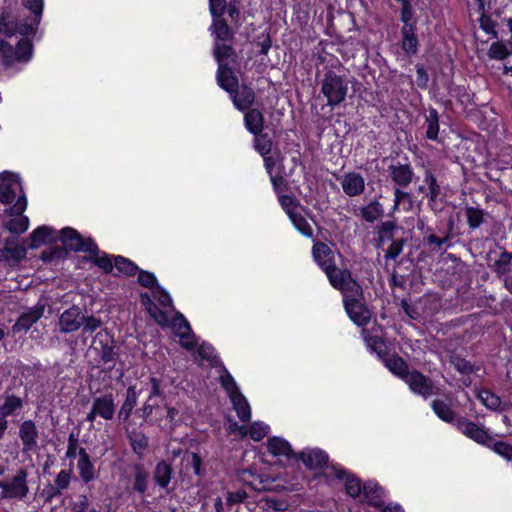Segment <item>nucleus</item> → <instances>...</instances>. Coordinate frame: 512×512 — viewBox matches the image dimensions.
<instances>
[{
  "mask_svg": "<svg viewBox=\"0 0 512 512\" xmlns=\"http://www.w3.org/2000/svg\"><path fill=\"white\" fill-rule=\"evenodd\" d=\"M233 54V49L231 46L226 44H215L214 47V55L218 62V66L220 64H224L223 61L229 58Z\"/></svg>",
  "mask_w": 512,
  "mask_h": 512,
  "instance_id": "obj_57",
  "label": "nucleus"
},
{
  "mask_svg": "<svg viewBox=\"0 0 512 512\" xmlns=\"http://www.w3.org/2000/svg\"><path fill=\"white\" fill-rule=\"evenodd\" d=\"M269 429V426L264 422L256 421L247 428V435H249L254 441H260L268 434Z\"/></svg>",
  "mask_w": 512,
  "mask_h": 512,
  "instance_id": "obj_47",
  "label": "nucleus"
},
{
  "mask_svg": "<svg viewBox=\"0 0 512 512\" xmlns=\"http://www.w3.org/2000/svg\"><path fill=\"white\" fill-rule=\"evenodd\" d=\"M279 202L289 218L298 212V204L293 197L288 195H280Z\"/></svg>",
  "mask_w": 512,
  "mask_h": 512,
  "instance_id": "obj_55",
  "label": "nucleus"
},
{
  "mask_svg": "<svg viewBox=\"0 0 512 512\" xmlns=\"http://www.w3.org/2000/svg\"><path fill=\"white\" fill-rule=\"evenodd\" d=\"M18 215V217L6 223V228L13 233L21 234L28 229L29 219L26 216H21V214Z\"/></svg>",
  "mask_w": 512,
  "mask_h": 512,
  "instance_id": "obj_48",
  "label": "nucleus"
},
{
  "mask_svg": "<svg viewBox=\"0 0 512 512\" xmlns=\"http://www.w3.org/2000/svg\"><path fill=\"white\" fill-rule=\"evenodd\" d=\"M226 7V0H209V10L212 17H222Z\"/></svg>",
  "mask_w": 512,
  "mask_h": 512,
  "instance_id": "obj_61",
  "label": "nucleus"
},
{
  "mask_svg": "<svg viewBox=\"0 0 512 512\" xmlns=\"http://www.w3.org/2000/svg\"><path fill=\"white\" fill-rule=\"evenodd\" d=\"M94 411L98 413L99 417L105 420H111L115 414V402L112 394H106L96 397L92 403Z\"/></svg>",
  "mask_w": 512,
  "mask_h": 512,
  "instance_id": "obj_19",
  "label": "nucleus"
},
{
  "mask_svg": "<svg viewBox=\"0 0 512 512\" xmlns=\"http://www.w3.org/2000/svg\"><path fill=\"white\" fill-rule=\"evenodd\" d=\"M330 281V284L335 288V289H338L340 288V286H342V284L344 283V281L346 280L344 277V273H350L348 270L344 269V270H341V269H338L336 268L335 266H332L330 268H328L327 270L324 271Z\"/></svg>",
  "mask_w": 512,
  "mask_h": 512,
  "instance_id": "obj_46",
  "label": "nucleus"
},
{
  "mask_svg": "<svg viewBox=\"0 0 512 512\" xmlns=\"http://www.w3.org/2000/svg\"><path fill=\"white\" fill-rule=\"evenodd\" d=\"M129 439L133 451L142 455L148 446V438L142 432L133 431L129 433Z\"/></svg>",
  "mask_w": 512,
  "mask_h": 512,
  "instance_id": "obj_44",
  "label": "nucleus"
},
{
  "mask_svg": "<svg viewBox=\"0 0 512 512\" xmlns=\"http://www.w3.org/2000/svg\"><path fill=\"white\" fill-rule=\"evenodd\" d=\"M254 147L263 157L268 155L272 149V141L266 134L255 135Z\"/></svg>",
  "mask_w": 512,
  "mask_h": 512,
  "instance_id": "obj_49",
  "label": "nucleus"
},
{
  "mask_svg": "<svg viewBox=\"0 0 512 512\" xmlns=\"http://www.w3.org/2000/svg\"><path fill=\"white\" fill-rule=\"evenodd\" d=\"M427 130L426 136L431 140H436L439 132L438 113L435 109L429 111L426 118Z\"/></svg>",
  "mask_w": 512,
  "mask_h": 512,
  "instance_id": "obj_45",
  "label": "nucleus"
},
{
  "mask_svg": "<svg viewBox=\"0 0 512 512\" xmlns=\"http://www.w3.org/2000/svg\"><path fill=\"white\" fill-rule=\"evenodd\" d=\"M344 306L350 319L358 326H364L369 322L371 317L370 312L360 300L355 298L352 300H346L344 302Z\"/></svg>",
  "mask_w": 512,
  "mask_h": 512,
  "instance_id": "obj_14",
  "label": "nucleus"
},
{
  "mask_svg": "<svg viewBox=\"0 0 512 512\" xmlns=\"http://www.w3.org/2000/svg\"><path fill=\"white\" fill-rule=\"evenodd\" d=\"M230 401L238 418L243 422L249 421L251 418V408L244 395L242 393L234 395L230 398Z\"/></svg>",
  "mask_w": 512,
  "mask_h": 512,
  "instance_id": "obj_30",
  "label": "nucleus"
},
{
  "mask_svg": "<svg viewBox=\"0 0 512 512\" xmlns=\"http://www.w3.org/2000/svg\"><path fill=\"white\" fill-rule=\"evenodd\" d=\"M344 277H346V280L339 288L343 294V301L352 300L353 298L361 300L362 288L359 283L352 278L351 273H344Z\"/></svg>",
  "mask_w": 512,
  "mask_h": 512,
  "instance_id": "obj_25",
  "label": "nucleus"
},
{
  "mask_svg": "<svg viewBox=\"0 0 512 512\" xmlns=\"http://www.w3.org/2000/svg\"><path fill=\"white\" fill-rule=\"evenodd\" d=\"M62 244L66 249L75 252H87L96 254L98 252L97 245L91 238H83L75 229L66 227L60 231Z\"/></svg>",
  "mask_w": 512,
  "mask_h": 512,
  "instance_id": "obj_3",
  "label": "nucleus"
},
{
  "mask_svg": "<svg viewBox=\"0 0 512 512\" xmlns=\"http://www.w3.org/2000/svg\"><path fill=\"white\" fill-rule=\"evenodd\" d=\"M386 367L395 375L406 379V375L409 373L407 370V364L405 361L398 356H391L385 361Z\"/></svg>",
  "mask_w": 512,
  "mask_h": 512,
  "instance_id": "obj_39",
  "label": "nucleus"
},
{
  "mask_svg": "<svg viewBox=\"0 0 512 512\" xmlns=\"http://www.w3.org/2000/svg\"><path fill=\"white\" fill-rule=\"evenodd\" d=\"M268 452L275 457H286L292 456V448L288 441L281 437H272L267 441Z\"/></svg>",
  "mask_w": 512,
  "mask_h": 512,
  "instance_id": "obj_26",
  "label": "nucleus"
},
{
  "mask_svg": "<svg viewBox=\"0 0 512 512\" xmlns=\"http://www.w3.org/2000/svg\"><path fill=\"white\" fill-rule=\"evenodd\" d=\"M173 332L180 339V344L187 350H192L196 346L195 335L191 331V327L182 314L176 313L169 325Z\"/></svg>",
  "mask_w": 512,
  "mask_h": 512,
  "instance_id": "obj_9",
  "label": "nucleus"
},
{
  "mask_svg": "<svg viewBox=\"0 0 512 512\" xmlns=\"http://www.w3.org/2000/svg\"><path fill=\"white\" fill-rule=\"evenodd\" d=\"M482 404L488 409L502 411L506 407V403H502L500 397L489 390H482L478 394Z\"/></svg>",
  "mask_w": 512,
  "mask_h": 512,
  "instance_id": "obj_35",
  "label": "nucleus"
},
{
  "mask_svg": "<svg viewBox=\"0 0 512 512\" xmlns=\"http://www.w3.org/2000/svg\"><path fill=\"white\" fill-rule=\"evenodd\" d=\"M78 454L79 460L77 462V469L79 471L80 478L84 483H89L96 477L94 465L84 448H80Z\"/></svg>",
  "mask_w": 512,
  "mask_h": 512,
  "instance_id": "obj_20",
  "label": "nucleus"
},
{
  "mask_svg": "<svg viewBox=\"0 0 512 512\" xmlns=\"http://www.w3.org/2000/svg\"><path fill=\"white\" fill-rule=\"evenodd\" d=\"M14 205L10 208L11 214H22L27 207L26 196L19 176L4 172L0 175V202Z\"/></svg>",
  "mask_w": 512,
  "mask_h": 512,
  "instance_id": "obj_1",
  "label": "nucleus"
},
{
  "mask_svg": "<svg viewBox=\"0 0 512 512\" xmlns=\"http://www.w3.org/2000/svg\"><path fill=\"white\" fill-rule=\"evenodd\" d=\"M0 50L3 52L6 65H12L16 62H28L32 57V44L30 40L22 38L14 49L11 45L1 42Z\"/></svg>",
  "mask_w": 512,
  "mask_h": 512,
  "instance_id": "obj_7",
  "label": "nucleus"
},
{
  "mask_svg": "<svg viewBox=\"0 0 512 512\" xmlns=\"http://www.w3.org/2000/svg\"><path fill=\"white\" fill-rule=\"evenodd\" d=\"M217 82L219 86L229 94H233L234 90L239 86L237 77L234 75L231 68L227 67L225 64H220L218 67Z\"/></svg>",
  "mask_w": 512,
  "mask_h": 512,
  "instance_id": "obj_22",
  "label": "nucleus"
},
{
  "mask_svg": "<svg viewBox=\"0 0 512 512\" xmlns=\"http://www.w3.org/2000/svg\"><path fill=\"white\" fill-rule=\"evenodd\" d=\"M138 394L135 386H129L126 391V398L119 410L118 418L127 421L137 404Z\"/></svg>",
  "mask_w": 512,
  "mask_h": 512,
  "instance_id": "obj_29",
  "label": "nucleus"
},
{
  "mask_svg": "<svg viewBox=\"0 0 512 512\" xmlns=\"http://www.w3.org/2000/svg\"><path fill=\"white\" fill-rule=\"evenodd\" d=\"M418 40L414 34L413 25H404L402 28V48L408 54H415Z\"/></svg>",
  "mask_w": 512,
  "mask_h": 512,
  "instance_id": "obj_33",
  "label": "nucleus"
},
{
  "mask_svg": "<svg viewBox=\"0 0 512 512\" xmlns=\"http://www.w3.org/2000/svg\"><path fill=\"white\" fill-rule=\"evenodd\" d=\"M348 91V83L344 76L337 75L334 71L325 73L322 80L321 92L327 98L330 106H336L343 102Z\"/></svg>",
  "mask_w": 512,
  "mask_h": 512,
  "instance_id": "obj_2",
  "label": "nucleus"
},
{
  "mask_svg": "<svg viewBox=\"0 0 512 512\" xmlns=\"http://www.w3.org/2000/svg\"><path fill=\"white\" fill-rule=\"evenodd\" d=\"M197 354L202 360L209 361L213 364L216 363V361H215L216 356L214 353V348L207 343H203L199 346V348L197 350Z\"/></svg>",
  "mask_w": 512,
  "mask_h": 512,
  "instance_id": "obj_60",
  "label": "nucleus"
},
{
  "mask_svg": "<svg viewBox=\"0 0 512 512\" xmlns=\"http://www.w3.org/2000/svg\"><path fill=\"white\" fill-rule=\"evenodd\" d=\"M219 381L221 386L224 388L227 395L229 396V398L241 393L238 389L235 380L226 369L222 370L221 375L219 376Z\"/></svg>",
  "mask_w": 512,
  "mask_h": 512,
  "instance_id": "obj_43",
  "label": "nucleus"
},
{
  "mask_svg": "<svg viewBox=\"0 0 512 512\" xmlns=\"http://www.w3.org/2000/svg\"><path fill=\"white\" fill-rule=\"evenodd\" d=\"M212 34L222 41H228L233 38V32L222 17H213L211 25Z\"/></svg>",
  "mask_w": 512,
  "mask_h": 512,
  "instance_id": "obj_32",
  "label": "nucleus"
},
{
  "mask_svg": "<svg viewBox=\"0 0 512 512\" xmlns=\"http://www.w3.org/2000/svg\"><path fill=\"white\" fill-rule=\"evenodd\" d=\"M406 209H410L412 206V199L409 193L404 192L398 188L394 190V207L393 210H397L401 205H406Z\"/></svg>",
  "mask_w": 512,
  "mask_h": 512,
  "instance_id": "obj_56",
  "label": "nucleus"
},
{
  "mask_svg": "<svg viewBox=\"0 0 512 512\" xmlns=\"http://www.w3.org/2000/svg\"><path fill=\"white\" fill-rule=\"evenodd\" d=\"M363 485L360 480L354 476H346L345 478V489L349 496L356 498L361 496Z\"/></svg>",
  "mask_w": 512,
  "mask_h": 512,
  "instance_id": "obj_52",
  "label": "nucleus"
},
{
  "mask_svg": "<svg viewBox=\"0 0 512 512\" xmlns=\"http://www.w3.org/2000/svg\"><path fill=\"white\" fill-rule=\"evenodd\" d=\"M23 403L21 398L14 395L7 396L4 403L0 406V417L5 419L7 416L13 414L15 411L22 407Z\"/></svg>",
  "mask_w": 512,
  "mask_h": 512,
  "instance_id": "obj_41",
  "label": "nucleus"
},
{
  "mask_svg": "<svg viewBox=\"0 0 512 512\" xmlns=\"http://www.w3.org/2000/svg\"><path fill=\"white\" fill-rule=\"evenodd\" d=\"M466 216L471 228H477L483 221L482 211L473 207L467 208Z\"/></svg>",
  "mask_w": 512,
  "mask_h": 512,
  "instance_id": "obj_58",
  "label": "nucleus"
},
{
  "mask_svg": "<svg viewBox=\"0 0 512 512\" xmlns=\"http://www.w3.org/2000/svg\"><path fill=\"white\" fill-rule=\"evenodd\" d=\"M147 482L148 474L141 467H137L135 471L133 489L142 494L147 489Z\"/></svg>",
  "mask_w": 512,
  "mask_h": 512,
  "instance_id": "obj_53",
  "label": "nucleus"
},
{
  "mask_svg": "<svg viewBox=\"0 0 512 512\" xmlns=\"http://www.w3.org/2000/svg\"><path fill=\"white\" fill-rule=\"evenodd\" d=\"M27 476L28 473L24 469H19L15 476L11 479L10 482H1L0 481V489H1V498L3 499H14L24 498L29 491L27 485Z\"/></svg>",
  "mask_w": 512,
  "mask_h": 512,
  "instance_id": "obj_6",
  "label": "nucleus"
},
{
  "mask_svg": "<svg viewBox=\"0 0 512 512\" xmlns=\"http://www.w3.org/2000/svg\"><path fill=\"white\" fill-rule=\"evenodd\" d=\"M91 349L97 354L100 361L108 368H112L116 362L117 353L114 350L113 340L107 331H99L93 339Z\"/></svg>",
  "mask_w": 512,
  "mask_h": 512,
  "instance_id": "obj_4",
  "label": "nucleus"
},
{
  "mask_svg": "<svg viewBox=\"0 0 512 512\" xmlns=\"http://www.w3.org/2000/svg\"><path fill=\"white\" fill-rule=\"evenodd\" d=\"M512 55V47L503 41L493 42L488 49V56L495 60H504Z\"/></svg>",
  "mask_w": 512,
  "mask_h": 512,
  "instance_id": "obj_36",
  "label": "nucleus"
},
{
  "mask_svg": "<svg viewBox=\"0 0 512 512\" xmlns=\"http://www.w3.org/2000/svg\"><path fill=\"white\" fill-rule=\"evenodd\" d=\"M493 450L500 456L512 460V446L504 442H496L493 445Z\"/></svg>",
  "mask_w": 512,
  "mask_h": 512,
  "instance_id": "obj_63",
  "label": "nucleus"
},
{
  "mask_svg": "<svg viewBox=\"0 0 512 512\" xmlns=\"http://www.w3.org/2000/svg\"><path fill=\"white\" fill-rule=\"evenodd\" d=\"M81 318V312L78 307H72L64 311L59 318L60 331L63 333L76 331L82 324Z\"/></svg>",
  "mask_w": 512,
  "mask_h": 512,
  "instance_id": "obj_17",
  "label": "nucleus"
},
{
  "mask_svg": "<svg viewBox=\"0 0 512 512\" xmlns=\"http://www.w3.org/2000/svg\"><path fill=\"white\" fill-rule=\"evenodd\" d=\"M245 127L253 135H258L264 128V116L259 109H248L244 115Z\"/></svg>",
  "mask_w": 512,
  "mask_h": 512,
  "instance_id": "obj_24",
  "label": "nucleus"
},
{
  "mask_svg": "<svg viewBox=\"0 0 512 512\" xmlns=\"http://www.w3.org/2000/svg\"><path fill=\"white\" fill-rule=\"evenodd\" d=\"M406 383L410 389L423 397H428L435 394V387L431 380L417 371H411L406 375Z\"/></svg>",
  "mask_w": 512,
  "mask_h": 512,
  "instance_id": "obj_12",
  "label": "nucleus"
},
{
  "mask_svg": "<svg viewBox=\"0 0 512 512\" xmlns=\"http://www.w3.org/2000/svg\"><path fill=\"white\" fill-rule=\"evenodd\" d=\"M455 425L457 429L468 438L474 440L479 444L490 445L491 438L487 431L479 427L474 422L460 417L456 419Z\"/></svg>",
  "mask_w": 512,
  "mask_h": 512,
  "instance_id": "obj_10",
  "label": "nucleus"
},
{
  "mask_svg": "<svg viewBox=\"0 0 512 512\" xmlns=\"http://www.w3.org/2000/svg\"><path fill=\"white\" fill-rule=\"evenodd\" d=\"M138 282L142 286L152 289V291L159 286L155 275L145 270H138Z\"/></svg>",
  "mask_w": 512,
  "mask_h": 512,
  "instance_id": "obj_54",
  "label": "nucleus"
},
{
  "mask_svg": "<svg viewBox=\"0 0 512 512\" xmlns=\"http://www.w3.org/2000/svg\"><path fill=\"white\" fill-rule=\"evenodd\" d=\"M424 182L428 186V192L426 193V195L429 197V201L433 203L440 195L441 188L438 185L436 178L430 172L426 173Z\"/></svg>",
  "mask_w": 512,
  "mask_h": 512,
  "instance_id": "obj_51",
  "label": "nucleus"
},
{
  "mask_svg": "<svg viewBox=\"0 0 512 512\" xmlns=\"http://www.w3.org/2000/svg\"><path fill=\"white\" fill-rule=\"evenodd\" d=\"M27 254L23 245L18 244L14 239H7L3 248L0 249V260L9 266H16Z\"/></svg>",
  "mask_w": 512,
  "mask_h": 512,
  "instance_id": "obj_11",
  "label": "nucleus"
},
{
  "mask_svg": "<svg viewBox=\"0 0 512 512\" xmlns=\"http://www.w3.org/2000/svg\"><path fill=\"white\" fill-rule=\"evenodd\" d=\"M339 180L344 193L350 197L359 196L364 192L365 180L359 173H345Z\"/></svg>",
  "mask_w": 512,
  "mask_h": 512,
  "instance_id": "obj_13",
  "label": "nucleus"
},
{
  "mask_svg": "<svg viewBox=\"0 0 512 512\" xmlns=\"http://www.w3.org/2000/svg\"><path fill=\"white\" fill-rule=\"evenodd\" d=\"M230 96L235 108L240 111L250 109L255 102V92L246 85L238 86Z\"/></svg>",
  "mask_w": 512,
  "mask_h": 512,
  "instance_id": "obj_16",
  "label": "nucleus"
},
{
  "mask_svg": "<svg viewBox=\"0 0 512 512\" xmlns=\"http://www.w3.org/2000/svg\"><path fill=\"white\" fill-rule=\"evenodd\" d=\"M290 220L295 228L304 236L311 237L313 235V230L310 224L299 212L293 214V216L290 217Z\"/></svg>",
  "mask_w": 512,
  "mask_h": 512,
  "instance_id": "obj_50",
  "label": "nucleus"
},
{
  "mask_svg": "<svg viewBox=\"0 0 512 512\" xmlns=\"http://www.w3.org/2000/svg\"><path fill=\"white\" fill-rule=\"evenodd\" d=\"M114 267L124 276H134L139 270L138 266L134 262L123 256H116L114 258Z\"/></svg>",
  "mask_w": 512,
  "mask_h": 512,
  "instance_id": "obj_38",
  "label": "nucleus"
},
{
  "mask_svg": "<svg viewBox=\"0 0 512 512\" xmlns=\"http://www.w3.org/2000/svg\"><path fill=\"white\" fill-rule=\"evenodd\" d=\"M93 262L100 267L104 272L110 273L114 268V264L108 256L98 257L96 254H91Z\"/></svg>",
  "mask_w": 512,
  "mask_h": 512,
  "instance_id": "obj_62",
  "label": "nucleus"
},
{
  "mask_svg": "<svg viewBox=\"0 0 512 512\" xmlns=\"http://www.w3.org/2000/svg\"><path fill=\"white\" fill-rule=\"evenodd\" d=\"M361 495H363V499L368 503L378 506L379 498H380V488L377 484L368 482L363 485Z\"/></svg>",
  "mask_w": 512,
  "mask_h": 512,
  "instance_id": "obj_42",
  "label": "nucleus"
},
{
  "mask_svg": "<svg viewBox=\"0 0 512 512\" xmlns=\"http://www.w3.org/2000/svg\"><path fill=\"white\" fill-rule=\"evenodd\" d=\"M153 297L159 302L160 305H162L164 308H171L172 307V299L170 295L163 290L160 286H157L152 291Z\"/></svg>",
  "mask_w": 512,
  "mask_h": 512,
  "instance_id": "obj_59",
  "label": "nucleus"
},
{
  "mask_svg": "<svg viewBox=\"0 0 512 512\" xmlns=\"http://www.w3.org/2000/svg\"><path fill=\"white\" fill-rule=\"evenodd\" d=\"M141 298L143 304L146 306L148 313L159 325H169L170 319L166 311L158 308L157 305L150 299V297L147 294H142Z\"/></svg>",
  "mask_w": 512,
  "mask_h": 512,
  "instance_id": "obj_28",
  "label": "nucleus"
},
{
  "mask_svg": "<svg viewBox=\"0 0 512 512\" xmlns=\"http://www.w3.org/2000/svg\"><path fill=\"white\" fill-rule=\"evenodd\" d=\"M43 313L44 305L42 304H37L27 312L22 313L12 327L13 332L18 333L29 330L43 316Z\"/></svg>",
  "mask_w": 512,
  "mask_h": 512,
  "instance_id": "obj_15",
  "label": "nucleus"
},
{
  "mask_svg": "<svg viewBox=\"0 0 512 512\" xmlns=\"http://www.w3.org/2000/svg\"><path fill=\"white\" fill-rule=\"evenodd\" d=\"M150 383V395L141 408L142 418L147 422L159 424L163 419V414L161 413L160 406L156 400V397H160L162 395L160 381L152 377L150 379Z\"/></svg>",
  "mask_w": 512,
  "mask_h": 512,
  "instance_id": "obj_5",
  "label": "nucleus"
},
{
  "mask_svg": "<svg viewBox=\"0 0 512 512\" xmlns=\"http://www.w3.org/2000/svg\"><path fill=\"white\" fill-rule=\"evenodd\" d=\"M54 230L48 226H41L35 229L30 235V244L29 247L31 249H35L40 247L41 245L47 243L52 236Z\"/></svg>",
  "mask_w": 512,
  "mask_h": 512,
  "instance_id": "obj_34",
  "label": "nucleus"
},
{
  "mask_svg": "<svg viewBox=\"0 0 512 512\" xmlns=\"http://www.w3.org/2000/svg\"><path fill=\"white\" fill-rule=\"evenodd\" d=\"M432 408L435 414L444 422L453 423L456 421L455 413L451 406L442 400H434L432 402Z\"/></svg>",
  "mask_w": 512,
  "mask_h": 512,
  "instance_id": "obj_37",
  "label": "nucleus"
},
{
  "mask_svg": "<svg viewBox=\"0 0 512 512\" xmlns=\"http://www.w3.org/2000/svg\"><path fill=\"white\" fill-rule=\"evenodd\" d=\"M171 467L166 462H160L157 464L154 471V479L156 483L161 487H166L171 479Z\"/></svg>",
  "mask_w": 512,
  "mask_h": 512,
  "instance_id": "obj_40",
  "label": "nucleus"
},
{
  "mask_svg": "<svg viewBox=\"0 0 512 512\" xmlns=\"http://www.w3.org/2000/svg\"><path fill=\"white\" fill-rule=\"evenodd\" d=\"M384 213V209L381 203L378 201H371L364 207L359 209L358 216L363 218L366 222L373 223L380 218Z\"/></svg>",
  "mask_w": 512,
  "mask_h": 512,
  "instance_id": "obj_31",
  "label": "nucleus"
},
{
  "mask_svg": "<svg viewBox=\"0 0 512 512\" xmlns=\"http://www.w3.org/2000/svg\"><path fill=\"white\" fill-rule=\"evenodd\" d=\"M19 437L22 441L24 451H32L37 447L38 431L31 420L24 421L19 428Z\"/></svg>",
  "mask_w": 512,
  "mask_h": 512,
  "instance_id": "obj_18",
  "label": "nucleus"
},
{
  "mask_svg": "<svg viewBox=\"0 0 512 512\" xmlns=\"http://www.w3.org/2000/svg\"><path fill=\"white\" fill-rule=\"evenodd\" d=\"M299 459L308 468L315 469L326 464L328 455L320 449H306L299 454Z\"/></svg>",
  "mask_w": 512,
  "mask_h": 512,
  "instance_id": "obj_21",
  "label": "nucleus"
},
{
  "mask_svg": "<svg viewBox=\"0 0 512 512\" xmlns=\"http://www.w3.org/2000/svg\"><path fill=\"white\" fill-rule=\"evenodd\" d=\"M390 175L397 185L405 187L411 183L413 171L409 165H392L390 166Z\"/></svg>",
  "mask_w": 512,
  "mask_h": 512,
  "instance_id": "obj_27",
  "label": "nucleus"
},
{
  "mask_svg": "<svg viewBox=\"0 0 512 512\" xmlns=\"http://www.w3.org/2000/svg\"><path fill=\"white\" fill-rule=\"evenodd\" d=\"M43 4L44 0H24V6L34 14L33 19H31L29 23L24 22L19 24L16 29H9L7 24H4V27L0 28V31L9 35L18 32L25 36L33 33L40 22Z\"/></svg>",
  "mask_w": 512,
  "mask_h": 512,
  "instance_id": "obj_8",
  "label": "nucleus"
},
{
  "mask_svg": "<svg viewBox=\"0 0 512 512\" xmlns=\"http://www.w3.org/2000/svg\"><path fill=\"white\" fill-rule=\"evenodd\" d=\"M395 224L391 221L383 222L379 227V237L382 241L390 240L393 236Z\"/></svg>",
  "mask_w": 512,
  "mask_h": 512,
  "instance_id": "obj_64",
  "label": "nucleus"
},
{
  "mask_svg": "<svg viewBox=\"0 0 512 512\" xmlns=\"http://www.w3.org/2000/svg\"><path fill=\"white\" fill-rule=\"evenodd\" d=\"M314 260L325 271L334 266L333 252L326 244L317 242L313 245L312 249Z\"/></svg>",
  "mask_w": 512,
  "mask_h": 512,
  "instance_id": "obj_23",
  "label": "nucleus"
}]
</instances>
